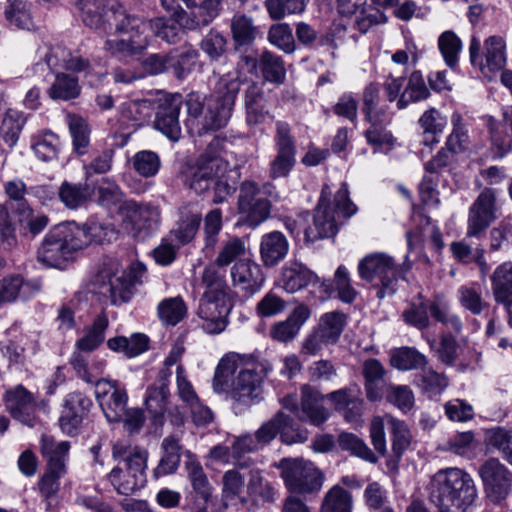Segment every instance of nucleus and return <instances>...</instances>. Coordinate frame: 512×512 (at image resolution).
I'll return each mask as SVG.
<instances>
[{"label": "nucleus", "instance_id": "obj_1", "mask_svg": "<svg viewBox=\"0 0 512 512\" xmlns=\"http://www.w3.org/2000/svg\"><path fill=\"white\" fill-rule=\"evenodd\" d=\"M258 67L259 59L256 56L241 55L236 65L238 77L227 75L220 78L215 93L209 98H203L197 93L188 94L186 107L189 129L202 136L225 127L240 90L239 77L255 73Z\"/></svg>", "mask_w": 512, "mask_h": 512}, {"label": "nucleus", "instance_id": "obj_2", "mask_svg": "<svg viewBox=\"0 0 512 512\" xmlns=\"http://www.w3.org/2000/svg\"><path fill=\"white\" fill-rule=\"evenodd\" d=\"M229 163L209 154H202L194 165L182 170L184 183L196 194H204L213 189V203L226 201L236 190L235 181L229 173Z\"/></svg>", "mask_w": 512, "mask_h": 512}, {"label": "nucleus", "instance_id": "obj_3", "mask_svg": "<svg viewBox=\"0 0 512 512\" xmlns=\"http://www.w3.org/2000/svg\"><path fill=\"white\" fill-rule=\"evenodd\" d=\"M429 496L440 512H464L474 502L477 490L468 473L459 468H446L431 478Z\"/></svg>", "mask_w": 512, "mask_h": 512}, {"label": "nucleus", "instance_id": "obj_4", "mask_svg": "<svg viewBox=\"0 0 512 512\" xmlns=\"http://www.w3.org/2000/svg\"><path fill=\"white\" fill-rule=\"evenodd\" d=\"M112 20L113 23L106 27L110 32L104 44V49L112 56H134L149 46L150 39L144 18L120 11L112 15Z\"/></svg>", "mask_w": 512, "mask_h": 512}, {"label": "nucleus", "instance_id": "obj_5", "mask_svg": "<svg viewBox=\"0 0 512 512\" xmlns=\"http://www.w3.org/2000/svg\"><path fill=\"white\" fill-rule=\"evenodd\" d=\"M331 194L329 187H323L319 203L315 209L313 224L305 230V239L314 242L318 239L330 238L338 231V219L349 218L356 213V206L349 198V191L346 183L335 194L332 209L327 196Z\"/></svg>", "mask_w": 512, "mask_h": 512}, {"label": "nucleus", "instance_id": "obj_6", "mask_svg": "<svg viewBox=\"0 0 512 512\" xmlns=\"http://www.w3.org/2000/svg\"><path fill=\"white\" fill-rule=\"evenodd\" d=\"M251 368H242L233 379L230 397L235 408H247L262 399V386L266 377L272 371V366L266 359H259L254 355Z\"/></svg>", "mask_w": 512, "mask_h": 512}, {"label": "nucleus", "instance_id": "obj_7", "mask_svg": "<svg viewBox=\"0 0 512 512\" xmlns=\"http://www.w3.org/2000/svg\"><path fill=\"white\" fill-rule=\"evenodd\" d=\"M358 273L362 280L378 288L379 299L395 293L399 272L390 255L382 252L366 255L358 263Z\"/></svg>", "mask_w": 512, "mask_h": 512}, {"label": "nucleus", "instance_id": "obj_8", "mask_svg": "<svg viewBox=\"0 0 512 512\" xmlns=\"http://www.w3.org/2000/svg\"><path fill=\"white\" fill-rule=\"evenodd\" d=\"M70 449L68 441L56 442L52 436L41 437V453L47 460V469L38 482L41 495L46 499L56 495L60 478L66 474V459Z\"/></svg>", "mask_w": 512, "mask_h": 512}, {"label": "nucleus", "instance_id": "obj_9", "mask_svg": "<svg viewBox=\"0 0 512 512\" xmlns=\"http://www.w3.org/2000/svg\"><path fill=\"white\" fill-rule=\"evenodd\" d=\"M275 467L281 470L286 488L296 494L318 492L324 482L322 472L310 461L301 458H283Z\"/></svg>", "mask_w": 512, "mask_h": 512}, {"label": "nucleus", "instance_id": "obj_10", "mask_svg": "<svg viewBox=\"0 0 512 512\" xmlns=\"http://www.w3.org/2000/svg\"><path fill=\"white\" fill-rule=\"evenodd\" d=\"M77 241L79 239L74 236L69 223L60 225L45 237L37 258L48 267L62 269L74 253L80 251Z\"/></svg>", "mask_w": 512, "mask_h": 512}, {"label": "nucleus", "instance_id": "obj_11", "mask_svg": "<svg viewBox=\"0 0 512 512\" xmlns=\"http://www.w3.org/2000/svg\"><path fill=\"white\" fill-rule=\"evenodd\" d=\"M480 48L479 40L472 38L469 46L471 64L478 67L485 77L491 78L506 66V42L503 37L493 35L484 41L482 54Z\"/></svg>", "mask_w": 512, "mask_h": 512}, {"label": "nucleus", "instance_id": "obj_12", "mask_svg": "<svg viewBox=\"0 0 512 512\" xmlns=\"http://www.w3.org/2000/svg\"><path fill=\"white\" fill-rule=\"evenodd\" d=\"M487 499L493 504H500L512 492V471L498 458H489L478 469Z\"/></svg>", "mask_w": 512, "mask_h": 512}, {"label": "nucleus", "instance_id": "obj_13", "mask_svg": "<svg viewBox=\"0 0 512 512\" xmlns=\"http://www.w3.org/2000/svg\"><path fill=\"white\" fill-rule=\"evenodd\" d=\"M146 469L147 459L136 454L129 462H119L107 475V480L118 494L128 496L145 486Z\"/></svg>", "mask_w": 512, "mask_h": 512}, {"label": "nucleus", "instance_id": "obj_14", "mask_svg": "<svg viewBox=\"0 0 512 512\" xmlns=\"http://www.w3.org/2000/svg\"><path fill=\"white\" fill-rule=\"evenodd\" d=\"M497 190L485 187L469 209L467 232L468 237L479 238L496 219Z\"/></svg>", "mask_w": 512, "mask_h": 512}, {"label": "nucleus", "instance_id": "obj_15", "mask_svg": "<svg viewBox=\"0 0 512 512\" xmlns=\"http://www.w3.org/2000/svg\"><path fill=\"white\" fill-rule=\"evenodd\" d=\"M119 212L123 221L130 225L135 236L149 235L157 229L160 222L159 209L148 203L125 200L121 204Z\"/></svg>", "mask_w": 512, "mask_h": 512}, {"label": "nucleus", "instance_id": "obj_16", "mask_svg": "<svg viewBox=\"0 0 512 512\" xmlns=\"http://www.w3.org/2000/svg\"><path fill=\"white\" fill-rule=\"evenodd\" d=\"M275 146L277 155L270 164V176L274 179L286 177L295 164V141L285 121L276 122Z\"/></svg>", "mask_w": 512, "mask_h": 512}, {"label": "nucleus", "instance_id": "obj_17", "mask_svg": "<svg viewBox=\"0 0 512 512\" xmlns=\"http://www.w3.org/2000/svg\"><path fill=\"white\" fill-rule=\"evenodd\" d=\"M3 401L6 410L14 420L29 427L36 425V398L23 385H17L6 390L3 395Z\"/></svg>", "mask_w": 512, "mask_h": 512}, {"label": "nucleus", "instance_id": "obj_18", "mask_svg": "<svg viewBox=\"0 0 512 512\" xmlns=\"http://www.w3.org/2000/svg\"><path fill=\"white\" fill-rule=\"evenodd\" d=\"M230 305L227 296H202L199 301L198 316L204 321L203 329L210 334H218L227 326Z\"/></svg>", "mask_w": 512, "mask_h": 512}, {"label": "nucleus", "instance_id": "obj_19", "mask_svg": "<svg viewBox=\"0 0 512 512\" xmlns=\"http://www.w3.org/2000/svg\"><path fill=\"white\" fill-rule=\"evenodd\" d=\"M90 68V63L87 59L73 54L70 50L62 46H55L51 48L44 55V61L38 62L34 66V72H45L46 69L54 73H61L60 70H67L72 72H86Z\"/></svg>", "mask_w": 512, "mask_h": 512}, {"label": "nucleus", "instance_id": "obj_20", "mask_svg": "<svg viewBox=\"0 0 512 512\" xmlns=\"http://www.w3.org/2000/svg\"><path fill=\"white\" fill-rule=\"evenodd\" d=\"M95 393L107 421L119 423L128 409L126 390L118 388L115 381L97 382Z\"/></svg>", "mask_w": 512, "mask_h": 512}, {"label": "nucleus", "instance_id": "obj_21", "mask_svg": "<svg viewBox=\"0 0 512 512\" xmlns=\"http://www.w3.org/2000/svg\"><path fill=\"white\" fill-rule=\"evenodd\" d=\"M84 24L90 28L106 30L113 23L112 15L126 11L117 0H79Z\"/></svg>", "mask_w": 512, "mask_h": 512}, {"label": "nucleus", "instance_id": "obj_22", "mask_svg": "<svg viewBox=\"0 0 512 512\" xmlns=\"http://www.w3.org/2000/svg\"><path fill=\"white\" fill-rule=\"evenodd\" d=\"M170 378L167 370H159L156 381L146 390L145 404L155 430L162 427L167 408Z\"/></svg>", "mask_w": 512, "mask_h": 512}, {"label": "nucleus", "instance_id": "obj_23", "mask_svg": "<svg viewBox=\"0 0 512 512\" xmlns=\"http://www.w3.org/2000/svg\"><path fill=\"white\" fill-rule=\"evenodd\" d=\"M230 278L234 288L246 296L257 293L264 283V276L259 264L251 259H239L230 268Z\"/></svg>", "mask_w": 512, "mask_h": 512}, {"label": "nucleus", "instance_id": "obj_24", "mask_svg": "<svg viewBox=\"0 0 512 512\" xmlns=\"http://www.w3.org/2000/svg\"><path fill=\"white\" fill-rule=\"evenodd\" d=\"M309 284H319L325 294L331 290L329 285L305 265L298 261H290L282 267L279 285L288 293H296Z\"/></svg>", "mask_w": 512, "mask_h": 512}, {"label": "nucleus", "instance_id": "obj_25", "mask_svg": "<svg viewBox=\"0 0 512 512\" xmlns=\"http://www.w3.org/2000/svg\"><path fill=\"white\" fill-rule=\"evenodd\" d=\"M182 105L181 96H172L159 103L155 115L154 127L172 141L181 135L179 114Z\"/></svg>", "mask_w": 512, "mask_h": 512}, {"label": "nucleus", "instance_id": "obj_26", "mask_svg": "<svg viewBox=\"0 0 512 512\" xmlns=\"http://www.w3.org/2000/svg\"><path fill=\"white\" fill-rule=\"evenodd\" d=\"M325 398L348 422H358L363 414L364 401L361 397V390L357 385L330 392Z\"/></svg>", "mask_w": 512, "mask_h": 512}, {"label": "nucleus", "instance_id": "obj_27", "mask_svg": "<svg viewBox=\"0 0 512 512\" xmlns=\"http://www.w3.org/2000/svg\"><path fill=\"white\" fill-rule=\"evenodd\" d=\"M244 104L246 110V123L249 126H257L266 119H273L274 116L268 109L267 98L264 91V82H251L244 93Z\"/></svg>", "mask_w": 512, "mask_h": 512}, {"label": "nucleus", "instance_id": "obj_28", "mask_svg": "<svg viewBox=\"0 0 512 512\" xmlns=\"http://www.w3.org/2000/svg\"><path fill=\"white\" fill-rule=\"evenodd\" d=\"M80 250L87 248L89 245L103 244L116 239V231L111 225H106L99 221L90 219L84 225L80 226L76 223H69Z\"/></svg>", "mask_w": 512, "mask_h": 512}, {"label": "nucleus", "instance_id": "obj_29", "mask_svg": "<svg viewBox=\"0 0 512 512\" xmlns=\"http://www.w3.org/2000/svg\"><path fill=\"white\" fill-rule=\"evenodd\" d=\"M94 292L104 297L112 305H118L129 300V284L122 277L101 271L94 279Z\"/></svg>", "mask_w": 512, "mask_h": 512}, {"label": "nucleus", "instance_id": "obj_30", "mask_svg": "<svg viewBox=\"0 0 512 512\" xmlns=\"http://www.w3.org/2000/svg\"><path fill=\"white\" fill-rule=\"evenodd\" d=\"M325 398L318 390L309 385L301 388V403L298 419L320 426L329 418L328 410L322 405Z\"/></svg>", "mask_w": 512, "mask_h": 512}, {"label": "nucleus", "instance_id": "obj_31", "mask_svg": "<svg viewBox=\"0 0 512 512\" xmlns=\"http://www.w3.org/2000/svg\"><path fill=\"white\" fill-rule=\"evenodd\" d=\"M254 360L253 354H238L231 352L223 356L214 373L213 390L220 394L227 391L231 376L236 372L239 365L242 363H252Z\"/></svg>", "mask_w": 512, "mask_h": 512}, {"label": "nucleus", "instance_id": "obj_32", "mask_svg": "<svg viewBox=\"0 0 512 512\" xmlns=\"http://www.w3.org/2000/svg\"><path fill=\"white\" fill-rule=\"evenodd\" d=\"M289 251V242L284 234L272 231L264 234L260 242V257L266 267L280 263Z\"/></svg>", "mask_w": 512, "mask_h": 512}, {"label": "nucleus", "instance_id": "obj_33", "mask_svg": "<svg viewBox=\"0 0 512 512\" xmlns=\"http://www.w3.org/2000/svg\"><path fill=\"white\" fill-rule=\"evenodd\" d=\"M168 64L178 79H184L199 67V52L191 45L173 49L168 53Z\"/></svg>", "mask_w": 512, "mask_h": 512}, {"label": "nucleus", "instance_id": "obj_34", "mask_svg": "<svg viewBox=\"0 0 512 512\" xmlns=\"http://www.w3.org/2000/svg\"><path fill=\"white\" fill-rule=\"evenodd\" d=\"M161 447L164 454L153 471L156 478L173 474L178 469L181 458V446L179 444V439L175 436H168L164 438Z\"/></svg>", "mask_w": 512, "mask_h": 512}, {"label": "nucleus", "instance_id": "obj_35", "mask_svg": "<svg viewBox=\"0 0 512 512\" xmlns=\"http://www.w3.org/2000/svg\"><path fill=\"white\" fill-rule=\"evenodd\" d=\"M492 294L500 304L512 299V262L499 265L491 276Z\"/></svg>", "mask_w": 512, "mask_h": 512}, {"label": "nucleus", "instance_id": "obj_36", "mask_svg": "<svg viewBox=\"0 0 512 512\" xmlns=\"http://www.w3.org/2000/svg\"><path fill=\"white\" fill-rule=\"evenodd\" d=\"M414 382L421 389L422 393L430 399L440 396L449 385L446 375L432 368H423L415 376Z\"/></svg>", "mask_w": 512, "mask_h": 512}, {"label": "nucleus", "instance_id": "obj_37", "mask_svg": "<svg viewBox=\"0 0 512 512\" xmlns=\"http://www.w3.org/2000/svg\"><path fill=\"white\" fill-rule=\"evenodd\" d=\"M108 325L109 321L107 316L104 313L98 315L92 325L87 328L86 334L76 341L78 353H89L97 349L105 339V331Z\"/></svg>", "mask_w": 512, "mask_h": 512}, {"label": "nucleus", "instance_id": "obj_38", "mask_svg": "<svg viewBox=\"0 0 512 512\" xmlns=\"http://www.w3.org/2000/svg\"><path fill=\"white\" fill-rule=\"evenodd\" d=\"M259 68L264 83L269 82L279 86L285 82L286 69L280 56L267 50L264 51L259 58Z\"/></svg>", "mask_w": 512, "mask_h": 512}, {"label": "nucleus", "instance_id": "obj_39", "mask_svg": "<svg viewBox=\"0 0 512 512\" xmlns=\"http://www.w3.org/2000/svg\"><path fill=\"white\" fill-rule=\"evenodd\" d=\"M149 338L145 334L135 333L129 338L124 336L114 337L107 341L109 349L115 352H123L132 358L144 353L148 349Z\"/></svg>", "mask_w": 512, "mask_h": 512}, {"label": "nucleus", "instance_id": "obj_40", "mask_svg": "<svg viewBox=\"0 0 512 512\" xmlns=\"http://www.w3.org/2000/svg\"><path fill=\"white\" fill-rule=\"evenodd\" d=\"M219 268L214 264L203 269L198 283V287L204 290L202 296H227V284Z\"/></svg>", "mask_w": 512, "mask_h": 512}, {"label": "nucleus", "instance_id": "obj_41", "mask_svg": "<svg viewBox=\"0 0 512 512\" xmlns=\"http://www.w3.org/2000/svg\"><path fill=\"white\" fill-rule=\"evenodd\" d=\"M419 124L424 134L423 144L431 147L439 142L438 135L442 134L447 121L438 110L431 108L420 117Z\"/></svg>", "mask_w": 512, "mask_h": 512}, {"label": "nucleus", "instance_id": "obj_42", "mask_svg": "<svg viewBox=\"0 0 512 512\" xmlns=\"http://www.w3.org/2000/svg\"><path fill=\"white\" fill-rule=\"evenodd\" d=\"M26 123V117L20 111L8 109L3 116L0 126V136L9 146L14 147Z\"/></svg>", "mask_w": 512, "mask_h": 512}, {"label": "nucleus", "instance_id": "obj_43", "mask_svg": "<svg viewBox=\"0 0 512 512\" xmlns=\"http://www.w3.org/2000/svg\"><path fill=\"white\" fill-rule=\"evenodd\" d=\"M429 95L430 92L425 84L422 73L414 71L409 76L406 89L397 101V107L398 109H404L410 102L425 100Z\"/></svg>", "mask_w": 512, "mask_h": 512}, {"label": "nucleus", "instance_id": "obj_44", "mask_svg": "<svg viewBox=\"0 0 512 512\" xmlns=\"http://www.w3.org/2000/svg\"><path fill=\"white\" fill-rule=\"evenodd\" d=\"M157 312L162 323L175 326L185 318L187 306L180 296L170 297L158 304Z\"/></svg>", "mask_w": 512, "mask_h": 512}, {"label": "nucleus", "instance_id": "obj_45", "mask_svg": "<svg viewBox=\"0 0 512 512\" xmlns=\"http://www.w3.org/2000/svg\"><path fill=\"white\" fill-rule=\"evenodd\" d=\"M346 317L343 313L332 311L321 316L316 330L326 339L329 344H335L344 329Z\"/></svg>", "mask_w": 512, "mask_h": 512}, {"label": "nucleus", "instance_id": "obj_46", "mask_svg": "<svg viewBox=\"0 0 512 512\" xmlns=\"http://www.w3.org/2000/svg\"><path fill=\"white\" fill-rule=\"evenodd\" d=\"M58 196L67 208L76 209L83 205L90 196L89 186L86 183L64 181L58 188Z\"/></svg>", "mask_w": 512, "mask_h": 512}, {"label": "nucleus", "instance_id": "obj_47", "mask_svg": "<svg viewBox=\"0 0 512 512\" xmlns=\"http://www.w3.org/2000/svg\"><path fill=\"white\" fill-rule=\"evenodd\" d=\"M32 149L39 160L51 162L58 158L60 140L52 132L40 133L34 137Z\"/></svg>", "mask_w": 512, "mask_h": 512}, {"label": "nucleus", "instance_id": "obj_48", "mask_svg": "<svg viewBox=\"0 0 512 512\" xmlns=\"http://www.w3.org/2000/svg\"><path fill=\"white\" fill-rule=\"evenodd\" d=\"M80 94V86L75 77L64 73H57L55 81L48 89V95L54 100L68 101L75 99Z\"/></svg>", "mask_w": 512, "mask_h": 512}, {"label": "nucleus", "instance_id": "obj_49", "mask_svg": "<svg viewBox=\"0 0 512 512\" xmlns=\"http://www.w3.org/2000/svg\"><path fill=\"white\" fill-rule=\"evenodd\" d=\"M352 507L351 493L343 487L335 485L325 494L321 512H352Z\"/></svg>", "mask_w": 512, "mask_h": 512}, {"label": "nucleus", "instance_id": "obj_50", "mask_svg": "<svg viewBox=\"0 0 512 512\" xmlns=\"http://www.w3.org/2000/svg\"><path fill=\"white\" fill-rule=\"evenodd\" d=\"M338 445L342 450L348 451L351 455L364 461L372 464H375L378 461V457L372 452L367 444L353 433L342 432L339 434Z\"/></svg>", "mask_w": 512, "mask_h": 512}, {"label": "nucleus", "instance_id": "obj_51", "mask_svg": "<svg viewBox=\"0 0 512 512\" xmlns=\"http://www.w3.org/2000/svg\"><path fill=\"white\" fill-rule=\"evenodd\" d=\"M488 446L496 449L509 464L512 465V429L495 427L485 432Z\"/></svg>", "mask_w": 512, "mask_h": 512}, {"label": "nucleus", "instance_id": "obj_52", "mask_svg": "<svg viewBox=\"0 0 512 512\" xmlns=\"http://www.w3.org/2000/svg\"><path fill=\"white\" fill-rule=\"evenodd\" d=\"M245 255V242L241 238L233 236L222 244L214 264L220 268L233 265L239 259H247Z\"/></svg>", "mask_w": 512, "mask_h": 512}, {"label": "nucleus", "instance_id": "obj_53", "mask_svg": "<svg viewBox=\"0 0 512 512\" xmlns=\"http://www.w3.org/2000/svg\"><path fill=\"white\" fill-rule=\"evenodd\" d=\"M67 124L75 151L80 155L85 154L90 143V128L88 123L78 115L68 114Z\"/></svg>", "mask_w": 512, "mask_h": 512}, {"label": "nucleus", "instance_id": "obj_54", "mask_svg": "<svg viewBox=\"0 0 512 512\" xmlns=\"http://www.w3.org/2000/svg\"><path fill=\"white\" fill-rule=\"evenodd\" d=\"M457 296L460 305L474 315L481 314L483 309L487 306L483 300L481 288L478 283L460 286L457 290Z\"/></svg>", "mask_w": 512, "mask_h": 512}, {"label": "nucleus", "instance_id": "obj_55", "mask_svg": "<svg viewBox=\"0 0 512 512\" xmlns=\"http://www.w3.org/2000/svg\"><path fill=\"white\" fill-rule=\"evenodd\" d=\"M391 365L398 370H412L426 365V357L414 348L402 347L391 355Z\"/></svg>", "mask_w": 512, "mask_h": 512}, {"label": "nucleus", "instance_id": "obj_56", "mask_svg": "<svg viewBox=\"0 0 512 512\" xmlns=\"http://www.w3.org/2000/svg\"><path fill=\"white\" fill-rule=\"evenodd\" d=\"M238 212L244 222L254 228L269 218L271 202L265 198H257L254 203L238 208Z\"/></svg>", "mask_w": 512, "mask_h": 512}, {"label": "nucleus", "instance_id": "obj_57", "mask_svg": "<svg viewBox=\"0 0 512 512\" xmlns=\"http://www.w3.org/2000/svg\"><path fill=\"white\" fill-rule=\"evenodd\" d=\"M231 32L235 43L238 45H248L256 39L257 28L251 17L237 14L232 18Z\"/></svg>", "mask_w": 512, "mask_h": 512}, {"label": "nucleus", "instance_id": "obj_58", "mask_svg": "<svg viewBox=\"0 0 512 512\" xmlns=\"http://www.w3.org/2000/svg\"><path fill=\"white\" fill-rule=\"evenodd\" d=\"M186 470L194 492L207 501L211 496L212 487L202 465L195 459H190L186 462Z\"/></svg>", "mask_w": 512, "mask_h": 512}, {"label": "nucleus", "instance_id": "obj_59", "mask_svg": "<svg viewBox=\"0 0 512 512\" xmlns=\"http://www.w3.org/2000/svg\"><path fill=\"white\" fill-rule=\"evenodd\" d=\"M71 365L77 375L87 383L95 384L97 387V382H109L108 380L99 378V376L103 374L104 370V364L102 362L88 365L86 359L81 355V353H74L71 358Z\"/></svg>", "mask_w": 512, "mask_h": 512}, {"label": "nucleus", "instance_id": "obj_60", "mask_svg": "<svg viewBox=\"0 0 512 512\" xmlns=\"http://www.w3.org/2000/svg\"><path fill=\"white\" fill-rule=\"evenodd\" d=\"M200 223L201 215L199 213L184 212L180 217L178 227L172 231V234L179 244L185 245L194 239Z\"/></svg>", "mask_w": 512, "mask_h": 512}, {"label": "nucleus", "instance_id": "obj_61", "mask_svg": "<svg viewBox=\"0 0 512 512\" xmlns=\"http://www.w3.org/2000/svg\"><path fill=\"white\" fill-rule=\"evenodd\" d=\"M132 166L140 176L149 178L158 173L161 167V160L156 152L142 150L132 157Z\"/></svg>", "mask_w": 512, "mask_h": 512}, {"label": "nucleus", "instance_id": "obj_62", "mask_svg": "<svg viewBox=\"0 0 512 512\" xmlns=\"http://www.w3.org/2000/svg\"><path fill=\"white\" fill-rule=\"evenodd\" d=\"M438 47L445 63L453 68L458 63L462 42L453 31H445L438 38Z\"/></svg>", "mask_w": 512, "mask_h": 512}, {"label": "nucleus", "instance_id": "obj_63", "mask_svg": "<svg viewBox=\"0 0 512 512\" xmlns=\"http://www.w3.org/2000/svg\"><path fill=\"white\" fill-rule=\"evenodd\" d=\"M290 421V417L283 412H278L273 418L264 422L255 432V438L260 447H263L273 441L279 434L283 426Z\"/></svg>", "mask_w": 512, "mask_h": 512}, {"label": "nucleus", "instance_id": "obj_64", "mask_svg": "<svg viewBox=\"0 0 512 512\" xmlns=\"http://www.w3.org/2000/svg\"><path fill=\"white\" fill-rule=\"evenodd\" d=\"M147 31L150 29L154 36L161 38L167 43H176L181 32L177 23L172 19L156 17L146 20Z\"/></svg>", "mask_w": 512, "mask_h": 512}]
</instances>
